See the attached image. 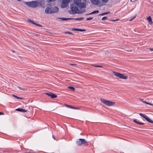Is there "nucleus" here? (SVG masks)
Here are the masks:
<instances>
[{"mask_svg":"<svg viewBox=\"0 0 153 153\" xmlns=\"http://www.w3.org/2000/svg\"><path fill=\"white\" fill-rule=\"evenodd\" d=\"M65 106L68 108H76L75 107H73L72 106H71L69 105H65Z\"/></svg>","mask_w":153,"mask_h":153,"instance_id":"20","label":"nucleus"},{"mask_svg":"<svg viewBox=\"0 0 153 153\" xmlns=\"http://www.w3.org/2000/svg\"><path fill=\"white\" fill-rule=\"evenodd\" d=\"M99 67H102V66L99 65Z\"/></svg>","mask_w":153,"mask_h":153,"instance_id":"41","label":"nucleus"},{"mask_svg":"<svg viewBox=\"0 0 153 153\" xmlns=\"http://www.w3.org/2000/svg\"><path fill=\"white\" fill-rule=\"evenodd\" d=\"M149 50L151 51H153V48H150L149 49Z\"/></svg>","mask_w":153,"mask_h":153,"instance_id":"37","label":"nucleus"},{"mask_svg":"<svg viewBox=\"0 0 153 153\" xmlns=\"http://www.w3.org/2000/svg\"><path fill=\"white\" fill-rule=\"evenodd\" d=\"M45 12L46 13H51V8L47 7L45 10Z\"/></svg>","mask_w":153,"mask_h":153,"instance_id":"12","label":"nucleus"},{"mask_svg":"<svg viewBox=\"0 0 153 153\" xmlns=\"http://www.w3.org/2000/svg\"><path fill=\"white\" fill-rule=\"evenodd\" d=\"M119 20V19H112V20H111V21H114V22H115V21H117L118 20Z\"/></svg>","mask_w":153,"mask_h":153,"instance_id":"30","label":"nucleus"},{"mask_svg":"<svg viewBox=\"0 0 153 153\" xmlns=\"http://www.w3.org/2000/svg\"><path fill=\"white\" fill-rule=\"evenodd\" d=\"M103 2L105 3H107V2L109 0H101Z\"/></svg>","mask_w":153,"mask_h":153,"instance_id":"28","label":"nucleus"},{"mask_svg":"<svg viewBox=\"0 0 153 153\" xmlns=\"http://www.w3.org/2000/svg\"><path fill=\"white\" fill-rule=\"evenodd\" d=\"M18 87V88H19L20 89H23L21 87Z\"/></svg>","mask_w":153,"mask_h":153,"instance_id":"40","label":"nucleus"},{"mask_svg":"<svg viewBox=\"0 0 153 153\" xmlns=\"http://www.w3.org/2000/svg\"><path fill=\"white\" fill-rule=\"evenodd\" d=\"M53 138L55 140V137L53 135Z\"/></svg>","mask_w":153,"mask_h":153,"instance_id":"42","label":"nucleus"},{"mask_svg":"<svg viewBox=\"0 0 153 153\" xmlns=\"http://www.w3.org/2000/svg\"><path fill=\"white\" fill-rule=\"evenodd\" d=\"M147 19L149 21V24L151 25L153 23L152 18L150 16L148 17L147 18Z\"/></svg>","mask_w":153,"mask_h":153,"instance_id":"15","label":"nucleus"},{"mask_svg":"<svg viewBox=\"0 0 153 153\" xmlns=\"http://www.w3.org/2000/svg\"><path fill=\"white\" fill-rule=\"evenodd\" d=\"M91 3L95 5H97L100 3V0H91Z\"/></svg>","mask_w":153,"mask_h":153,"instance_id":"11","label":"nucleus"},{"mask_svg":"<svg viewBox=\"0 0 153 153\" xmlns=\"http://www.w3.org/2000/svg\"><path fill=\"white\" fill-rule=\"evenodd\" d=\"M16 110L18 111H21L22 112H27V110L23 109H22V108H18L17 109H16Z\"/></svg>","mask_w":153,"mask_h":153,"instance_id":"16","label":"nucleus"},{"mask_svg":"<svg viewBox=\"0 0 153 153\" xmlns=\"http://www.w3.org/2000/svg\"><path fill=\"white\" fill-rule=\"evenodd\" d=\"M33 35L34 36H38V35L36 34L35 33H33Z\"/></svg>","mask_w":153,"mask_h":153,"instance_id":"39","label":"nucleus"},{"mask_svg":"<svg viewBox=\"0 0 153 153\" xmlns=\"http://www.w3.org/2000/svg\"><path fill=\"white\" fill-rule=\"evenodd\" d=\"M70 65H71V67L73 68V66H76V64H70Z\"/></svg>","mask_w":153,"mask_h":153,"instance_id":"29","label":"nucleus"},{"mask_svg":"<svg viewBox=\"0 0 153 153\" xmlns=\"http://www.w3.org/2000/svg\"><path fill=\"white\" fill-rule=\"evenodd\" d=\"M140 100L141 101L143 102V103H145L146 104H148L151 105L153 106V104L152 103H150L149 102H146V101L144 100L143 99H140Z\"/></svg>","mask_w":153,"mask_h":153,"instance_id":"17","label":"nucleus"},{"mask_svg":"<svg viewBox=\"0 0 153 153\" xmlns=\"http://www.w3.org/2000/svg\"><path fill=\"white\" fill-rule=\"evenodd\" d=\"M83 19V18H75L74 19L78 21H81Z\"/></svg>","mask_w":153,"mask_h":153,"instance_id":"22","label":"nucleus"},{"mask_svg":"<svg viewBox=\"0 0 153 153\" xmlns=\"http://www.w3.org/2000/svg\"><path fill=\"white\" fill-rule=\"evenodd\" d=\"M24 3L29 7L33 8H35L38 7L39 4V3L37 1L25 2Z\"/></svg>","mask_w":153,"mask_h":153,"instance_id":"3","label":"nucleus"},{"mask_svg":"<svg viewBox=\"0 0 153 153\" xmlns=\"http://www.w3.org/2000/svg\"><path fill=\"white\" fill-rule=\"evenodd\" d=\"M83 2H82L81 0H74V4L79 8H86V3L87 0H82Z\"/></svg>","mask_w":153,"mask_h":153,"instance_id":"2","label":"nucleus"},{"mask_svg":"<svg viewBox=\"0 0 153 153\" xmlns=\"http://www.w3.org/2000/svg\"><path fill=\"white\" fill-rule=\"evenodd\" d=\"M101 102L105 104V105L108 106H111L114 105L115 104L114 102H112L109 100H108L102 98L100 99Z\"/></svg>","mask_w":153,"mask_h":153,"instance_id":"4","label":"nucleus"},{"mask_svg":"<svg viewBox=\"0 0 153 153\" xmlns=\"http://www.w3.org/2000/svg\"><path fill=\"white\" fill-rule=\"evenodd\" d=\"M51 13H54L57 12L59 10V8L57 7H54L53 8H51Z\"/></svg>","mask_w":153,"mask_h":153,"instance_id":"10","label":"nucleus"},{"mask_svg":"<svg viewBox=\"0 0 153 153\" xmlns=\"http://www.w3.org/2000/svg\"><path fill=\"white\" fill-rule=\"evenodd\" d=\"M109 13H110V12H107L104 13H102L101 14H100V15L103 16V15H105L108 14Z\"/></svg>","mask_w":153,"mask_h":153,"instance_id":"24","label":"nucleus"},{"mask_svg":"<svg viewBox=\"0 0 153 153\" xmlns=\"http://www.w3.org/2000/svg\"><path fill=\"white\" fill-rule=\"evenodd\" d=\"M28 22H29L33 24H34V25H37V26H41V27L42 26L39 24H37L36 23L33 21L31 20V19H28V21H27Z\"/></svg>","mask_w":153,"mask_h":153,"instance_id":"13","label":"nucleus"},{"mask_svg":"<svg viewBox=\"0 0 153 153\" xmlns=\"http://www.w3.org/2000/svg\"><path fill=\"white\" fill-rule=\"evenodd\" d=\"M65 33L66 34H69L73 35V34L72 33L70 32H69V31L66 32H65Z\"/></svg>","mask_w":153,"mask_h":153,"instance_id":"25","label":"nucleus"},{"mask_svg":"<svg viewBox=\"0 0 153 153\" xmlns=\"http://www.w3.org/2000/svg\"><path fill=\"white\" fill-rule=\"evenodd\" d=\"M99 65H94V67H99Z\"/></svg>","mask_w":153,"mask_h":153,"instance_id":"38","label":"nucleus"},{"mask_svg":"<svg viewBox=\"0 0 153 153\" xmlns=\"http://www.w3.org/2000/svg\"><path fill=\"white\" fill-rule=\"evenodd\" d=\"M58 19H61L62 21H65V20H67L71 19H72V18H64V17H60V18H58Z\"/></svg>","mask_w":153,"mask_h":153,"instance_id":"18","label":"nucleus"},{"mask_svg":"<svg viewBox=\"0 0 153 153\" xmlns=\"http://www.w3.org/2000/svg\"><path fill=\"white\" fill-rule=\"evenodd\" d=\"M133 121L134 122H135V123H136L137 124H138V122H137V121L136 120H133Z\"/></svg>","mask_w":153,"mask_h":153,"instance_id":"32","label":"nucleus"},{"mask_svg":"<svg viewBox=\"0 0 153 153\" xmlns=\"http://www.w3.org/2000/svg\"><path fill=\"white\" fill-rule=\"evenodd\" d=\"M12 96L14 97H15V98L17 99H23L22 98V97H18L17 96H16L14 94H13L12 95Z\"/></svg>","mask_w":153,"mask_h":153,"instance_id":"23","label":"nucleus"},{"mask_svg":"<svg viewBox=\"0 0 153 153\" xmlns=\"http://www.w3.org/2000/svg\"><path fill=\"white\" fill-rule=\"evenodd\" d=\"M138 124H140V125H143L144 124V123H141V122H138Z\"/></svg>","mask_w":153,"mask_h":153,"instance_id":"31","label":"nucleus"},{"mask_svg":"<svg viewBox=\"0 0 153 153\" xmlns=\"http://www.w3.org/2000/svg\"><path fill=\"white\" fill-rule=\"evenodd\" d=\"M45 94L49 97H50L52 98H56L57 96L55 94L51 92L45 93Z\"/></svg>","mask_w":153,"mask_h":153,"instance_id":"9","label":"nucleus"},{"mask_svg":"<svg viewBox=\"0 0 153 153\" xmlns=\"http://www.w3.org/2000/svg\"><path fill=\"white\" fill-rule=\"evenodd\" d=\"M133 121L134 122H135V123H136L137 124H138V122H137V121L136 120H133Z\"/></svg>","mask_w":153,"mask_h":153,"instance_id":"34","label":"nucleus"},{"mask_svg":"<svg viewBox=\"0 0 153 153\" xmlns=\"http://www.w3.org/2000/svg\"><path fill=\"white\" fill-rule=\"evenodd\" d=\"M107 17L106 16L103 17L102 18V20H105L107 19Z\"/></svg>","mask_w":153,"mask_h":153,"instance_id":"26","label":"nucleus"},{"mask_svg":"<svg viewBox=\"0 0 153 153\" xmlns=\"http://www.w3.org/2000/svg\"><path fill=\"white\" fill-rule=\"evenodd\" d=\"M136 17V16H134L132 19L130 20V21H131L133 19H134Z\"/></svg>","mask_w":153,"mask_h":153,"instance_id":"35","label":"nucleus"},{"mask_svg":"<svg viewBox=\"0 0 153 153\" xmlns=\"http://www.w3.org/2000/svg\"><path fill=\"white\" fill-rule=\"evenodd\" d=\"M99 12V10H96L94 11L89 14V15L94 14L95 13H97Z\"/></svg>","mask_w":153,"mask_h":153,"instance_id":"19","label":"nucleus"},{"mask_svg":"<svg viewBox=\"0 0 153 153\" xmlns=\"http://www.w3.org/2000/svg\"><path fill=\"white\" fill-rule=\"evenodd\" d=\"M70 8L71 10L70 11V13L72 14L82 13L86 11L85 8H79L80 10H79L78 8L74 6V4H72Z\"/></svg>","mask_w":153,"mask_h":153,"instance_id":"1","label":"nucleus"},{"mask_svg":"<svg viewBox=\"0 0 153 153\" xmlns=\"http://www.w3.org/2000/svg\"><path fill=\"white\" fill-rule=\"evenodd\" d=\"M68 88L70 89H71V90H72V91H74L75 90V88L73 87L69 86L68 87Z\"/></svg>","mask_w":153,"mask_h":153,"instance_id":"21","label":"nucleus"},{"mask_svg":"<svg viewBox=\"0 0 153 153\" xmlns=\"http://www.w3.org/2000/svg\"><path fill=\"white\" fill-rule=\"evenodd\" d=\"M139 114L141 116L145 118L149 122L151 123H153V121L149 118L146 115L141 113H139Z\"/></svg>","mask_w":153,"mask_h":153,"instance_id":"8","label":"nucleus"},{"mask_svg":"<svg viewBox=\"0 0 153 153\" xmlns=\"http://www.w3.org/2000/svg\"><path fill=\"white\" fill-rule=\"evenodd\" d=\"M93 17H89V18H86V20H91L92 19H93Z\"/></svg>","mask_w":153,"mask_h":153,"instance_id":"27","label":"nucleus"},{"mask_svg":"<svg viewBox=\"0 0 153 153\" xmlns=\"http://www.w3.org/2000/svg\"><path fill=\"white\" fill-rule=\"evenodd\" d=\"M133 121L134 122H135V123H136L137 124H138V122H137V121L136 120H133Z\"/></svg>","mask_w":153,"mask_h":153,"instance_id":"33","label":"nucleus"},{"mask_svg":"<svg viewBox=\"0 0 153 153\" xmlns=\"http://www.w3.org/2000/svg\"><path fill=\"white\" fill-rule=\"evenodd\" d=\"M76 143L78 145H88V144L84 139H79L76 141Z\"/></svg>","mask_w":153,"mask_h":153,"instance_id":"6","label":"nucleus"},{"mask_svg":"<svg viewBox=\"0 0 153 153\" xmlns=\"http://www.w3.org/2000/svg\"><path fill=\"white\" fill-rule=\"evenodd\" d=\"M4 113L2 112H0V115H4Z\"/></svg>","mask_w":153,"mask_h":153,"instance_id":"36","label":"nucleus"},{"mask_svg":"<svg viewBox=\"0 0 153 153\" xmlns=\"http://www.w3.org/2000/svg\"><path fill=\"white\" fill-rule=\"evenodd\" d=\"M72 30L76 31H79L80 32L85 31L86 30L85 29H79L78 28H72Z\"/></svg>","mask_w":153,"mask_h":153,"instance_id":"14","label":"nucleus"},{"mask_svg":"<svg viewBox=\"0 0 153 153\" xmlns=\"http://www.w3.org/2000/svg\"><path fill=\"white\" fill-rule=\"evenodd\" d=\"M76 108H74L75 109H79V108H76V107H75Z\"/></svg>","mask_w":153,"mask_h":153,"instance_id":"43","label":"nucleus"},{"mask_svg":"<svg viewBox=\"0 0 153 153\" xmlns=\"http://www.w3.org/2000/svg\"><path fill=\"white\" fill-rule=\"evenodd\" d=\"M113 73L116 76L120 79H127L128 78L127 76L123 74H122L115 71H113Z\"/></svg>","mask_w":153,"mask_h":153,"instance_id":"5","label":"nucleus"},{"mask_svg":"<svg viewBox=\"0 0 153 153\" xmlns=\"http://www.w3.org/2000/svg\"><path fill=\"white\" fill-rule=\"evenodd\" d=\"M70 1V0H63L61 5V7L63 8L66 7Z\"/></svg>","mask_w":153,"mask_h":153,"instance_id":"7","label":"nucleus"}]
</instances>
